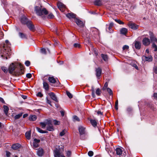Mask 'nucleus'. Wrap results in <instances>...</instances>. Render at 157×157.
Segmentation results:
<instances>
[{
  "instance_id": "680f3d73",
  "label": "nucleus",
  "mask_w": 157,
  "mask_h": 157,
  "mask_svg": "<svg viewBox=\"0 0 157 157\" xmlns=\"http://www.w3.org/2000/svg\"><path fill=\"white\" fill-rule=\"evenodd\" d=\"M4 36V34L2 32H0V39H2Z\"/></svg>"
},
{
  "instance_id": "2eb2a0df",
  "label": "nucleus",
  "mask_w": 157,
  "mask_h": 157,
  "mask_svg": "<svg viewBox=\"0 0 157 157\" xmlns=\"http://www.w3.org/2000/svg\"><path fill=\"white\" fill-rule=\"evenodd\" d=\"M15 65L13 63H12L10 66L9 68V71L10 73H12L15 70Z\"/></svg>"
},
{
  "instance_id": "f704fd0d",
  "label": "nucleus",
  "mask_w": 157,
  "mask_h": 157,
  "mask_svg": "<svg viewBox=\"0 0 157 157\" xmlns=\"http://www.w3.org/2000/svg\"><path fill=\"white\" fill-rule=\"evenodd\" d=\"M73 121H79L80 119L79 118L76 116H74L73 117Z\"/></svg>"
},
{
  "instance_id": "bf43d9fd",
  "label": "nucleus",
  "mask_w": 157,
  "mask_h": 157,
  "mask_svg": "<svg viewBox=\"0 0 157 157\" xmlns=\"http://www.w3.org/2000/svg\"><path fill=\"white\" fill-rule=\"evenodd\" d=\"M129 48V46L127 45H124L123 47V50H125L126 49H128Z\"/></svg>"
},
{
  "instance_id": "393cba45",
  "label": "nucleus",
  "mask_w": 157,
  "mask_h": 157,
  "mask_svg": "<svg viewBox=\"0 0 157 157\" xmlns=\"http://www.w3.org/2000/svg\"><path fill=\"white\" fill-rule=\"evenodd\" d=\"M94 4L95 5L99 6L101 5L102 3L100 0H95L94 2Z\"/></svg>"
},
{
  "instance_id": "7ed1b4c3",
  "label": "nucleus",
  "mask_w": 157,
  "mask_h": 157,
  "mask_svg": "<svg viewBox=\"0 0 157 157\" xmlns=\"http://www.w3.org/2000/svg\"><path fill=\"white\" fill-rule=\"evenodd\" d=\"M78 129L81 138L82 139H84V138L82 137V136L85 135L86 134V128L80 125L78 127Z\"/></svg>"
},
{
  "instance_id": "58836bf2",
  "label": "nucleus",
  "mask_w": 157,
  "mask_h": 157,
  "mask_svg": "<svg viewBox=\"0 0 157 157\" xmlns=\"http://www.w3.org/2000/svg\"><path fill=\"white\" fill-rule=\"evenodd\" d=\"M46 122H45V123H44V122H40V124L41 125V127L42 128H44L46 125H47Z\"/></svg>"
},
{
  "instance_id": "423d86ee",
  "label": "nucleus",
  "mask_w": 157,
  "mask_h": 157,
  "mask_svg": "<svg viewBox=\"0 0 157 157\" xmlns=\"http://www.w3.org/2000/svg\"><path fill=\"white\" fill-rule=\"evenodd\" d=\"M26 25L30 30L33 31L34 29V26L31 21H28Z\"/></svg>"
},
{
  "instance_id": "c9c22d12",
  "label": "nucleus",
  "mask_w": 157,
  "mask_h": 157,
  "mask_svg": "<svg viewBox=\"0 0 157 157\" xmlns=\"http://www.w3.org/2000/svg\"><path fill=\"white\" fill-rule=\"evenodd\" d=\"M19 36L20 37L22 38H26L25 35L21 33H19Z\"/></svg>"
},
{
  "instance_id": "de8ad7c7",
  "label": "nucleus",
  "mask_w": 157,
  "mask_h": 157,
  "mask_svg": "<svg viewBox=\"0 0 157 157\" xmlns=\"http://www.w3.org/2000/svg\"><path fill=\"white\" fill-rule=\"evenodd\" d=\"M107 91L110 95H112L113 94V92L112 90L109 88H107Z\"/></svg>"
},
{
  "instance_id": "864d4df0",
  "label": "nucleus",
  "mask_w": 157,
  "mask_h": 157,
  "mask_svg": "<svg viewBox=\"0 0 157 157\" xmlns=\"http://www.w3.org/2000/svg\"><path fill=\"white\" fill-rule=\"evenodd\" d=\"M153 71L155 73L157 74V66H155L153 68Z\"/></svg>"
},
{
  "instance_id": "412c9836",
  "label": "nucleus",
  "mask_w": 157,
  "mask_h": 157,
  "mask_svg": "<svg viewBox=\"0 0 157 157\" xmlns=\"http://www.w3.org/2000/svg\"><path fill=\"white\" fill-rule=\"evenodd\" d=\"M135 48L137 49H139L141 47L140 43L138 41H136L134 44Z\"/></svg>"
},
{
  "instance_id": "5701e85b",
  "label": "nucleus",
  "mask_w": 157,
  "mask_h": 157,
  "mask_svg": "<svg viewBox=\"0 0 157 157\" xmlns=\"http://www.w3.org/2000/svg\"><path fill=\"white\" fill-rule=\"evenodd\" d=\"M57 6L58 8L61 10L62 8L65 7V6L61 2H58L57 3Z\"/></svg>"
},
{
  "instance_id": "3c124183",
  "label": "nucleus",
  "mask_w": 157,
  "mask_h": 157,
  "mask_svg": "<svg viewBox=\"0 0 157 157\" xmlns=\"http://www.w3.org/2000/svg\"><path fill=\"white\" fill-rule=\"evenodd\" d=\"M46 99L47 101V103L49 104L51 106H52L51 101L48 99V97H46Z\"/></svg>"
},
{
  "instance_id": "e2e57ef3",
  "label": "nucleus",
  "mask_w": 157,
  "mask_h": 157,
  "mask_svg": "<svg viewBox=\"0 0 157 157\" xmlns=\"http://www.w3.org/2000/svg\"><path fill=\"white\" fill-rule=\"evenodd\" d=\"M108 29L109 30L108 32L109 33H112L113 32V30L112 29V28L109 26L108 28Z\"/></svg>"
},
{
  "instance_id": "5fc2aeb1",
  "label": "nucleus",
  "mask_w": 157,
  "mask_h": 157,
  "mask_svg": "<svg viewBox=\"0 0 157 157\" xmlns=\"http://www.w3.org/2000/svg\"><path fill=\"white\" fill-rule=\"evenodd\" d=\"M37 96L41 97L43 96V94L40 92H38L36 94Z\"/></svg>"
},
{
  "instance_id": "e433bc0d",
  "label": "nucleus",
  "mask_w": 157,
  "mask_h": 157,
  "mask_svg": "<svg viewBox=\"0 0 157 157\" xmlns=\"http://www.w3.org/2000/svg\"><path fill=\"white\" fill-rule=\"evenodd\" d=\"M106 150L107 151H108V153L109 154V151H110V153H113V152L112 151V149L108 147H106L105 148Z\"/></svg>"
},
{
  "instance_id": "774afa93",
  "label": "nucleus",
  "mask_w": 157,
  "mask_h": 157,
  "mask_svg": "<svg viewBox=\"0 0 157 157\" xmlns=\"http://www.w3.org/2000/svg\"><path fill=\"white\" fill-rule=\"evenodd\" d=\"M21 97L24 99H26L27 98V96L26 95H22Z\"/></svg>"
},
{
  "instance_id": "9d476101",
  "label": "nucleus",
  "mask_w": 157,
  "mask_h": 157,
  "mask_svg": "<svg viewBox=\"0 0 157 157\" xmlns=\"http://www.w3.org/2000/svg\"><path fill=\"white\" fill-rule=\"evenodd\" d=\"M74 20L76 24L79 27H83L84 26V24L83 22L81 21L80 20L77 18H75Z\"/></svg>"
},
{
  "instance_id": "8fccbe9b",
  "label": "nucleus",
  "mask_w": 157,
  "mask_h": 157,
  "mask_svg": "<svg viewBox=\"0 0 157 157\" xmlns=\"http://www.w3.org/2000/svg\"><path fill=\"white\" fill-rule=\"evenodd\" d=\"M30 62L28 60L26 61L25 62V64L27 66H29L30 65Z\"/></svg>"
},
{
  "instance_id": "dca6fc26",
  "label": "nucleus",
  "mask_w": 157,
  "mask_h": 157,
  "mask_svg": "<svg viewBox=\"0 0 157 157\" xmlns=\"http://www.w3.org/2000/svg\"><path fill=\"white\" fill-rule=\"evenodd\" d=\"M28 19L25 16H23L21 19L20 21L23 24H26L28 21H29Z\"/></svg>"
},
{
  "instance_id": "20e7f679",
  "label": "nucleus",
  "mask_w": 157,
  "mask_h": 157,
  "mask_svg": "<svg viewBox=\"0 0 157 157\" xmlns=\"http://www.w3.org/2000/svg\"><path fill=\"white\" fill-rule=\"evenodd\" d=\"M46 125L47 130L50 131H52L54 130L53 127L52 125V121L50 120H47Z\"/></svg>"
},
{
  "instance_id": "0eeeda50",
  "label": "nucleus",
  "mask_w": 157,
  "mask_h": 157,
  "mask_svg": "<svg viewBox=\"0 0 157 157\" xmlns=\"http://www.w3.org/2000/svg\"><path fill=\"white\" fill-rule=\"evenodd\" d=\"M150 37L152 43H154L155 44L157 43V39L154 36L153 33L151 32L149 33Z\"/></svg>"
},
{
  "instance_id": "aec40b11",
  "label": "nucleus",
  "mask_w": 157,
  "mask_h": 157,
  "mask_svg": "<svg viewBox=\"0 0 157 157\" xmlns=\"http://www.w3.org/2000/svg\"><path fill=\"white\" fill-rule=\"evenodd\" d=\"M21 145L19 144H13L12 146V148L14 150H17L19 148Z\"/></svg>"
},
{
  "instance_id": "39448f33",
  "label": "nucleus",
  "mask_w": 157,
  "mask_h": 157,
  "mask_svg": "<svg viewBox=\"0 0 157 157\" xmlns=\"http://www.w3.org/2000/svg\"><path fill=\"white\" fill-rule=\"evenodd\" d=\"M61 152H60V148L59 147L56 148L54 151V155L55 157H59L61 155Z\"/></svg>"
},
{
  "instance_id": "2f4dec72",
  "label": "nucleus",
  "mask_w": 157,
  "mask_h": 157,
  "mask_svg": "<svg viewBox=\"0 0 157 157\" xmlns=\"http://www.w3.org/2000/svg\"><path fill=\"white\" fill-rule=\"evenodd\" d=\"M101 56L102 59L105 61H106L108 60V56L106 55H104L103 54H101Z\"/></svg>"
},
{
  "instance_id": "1a4fd4ad",
  "label": "nucleus",
  "mask_w": 157,
  "mask_h": 157,
  "mask_svg": "<svg viewBox=\"0 0 157 157\" xmlns=\"http://www.w3.org/2000/svg\"><path fill=\"white\" fill-rule=\"evenodd\" d=\"M142 59L145 61L151 62L152 60V57L151 56L148 57L143 56L142 57Z\"/></svg>"
},
{
  "instance_id": "49530a36",
  "label": "nucleus",
  "mask_w": 157,
  "mask_h": 157,
  "mask_svg": "<svg viewBox=\"0 0 157 157\" xmlns=\"http://www.w3.org/2000/svg\"><path fill=\"white\" fill-rule=\"evenodd\" d=\"M88 154L89 156L91 157L93 155L94 153L92 151H90L88 152Z\"/></svg>"
},
{
  "instance_id": "7c9ffc66",
  "label": "nucleus",
  "mask_w": 157,
  "mask_h": 157,
  "mask_svg": "<svg viewBox=\"0 0 157 157\" xmlns=\"http://www.w3.org/2000/svg\"><path fill=\"white\" fill-rule=\"evenodd\" d=\"M3 108L4 112L5 114L7 115L8 113L9 108L7 106L4 105L3 106Z\"/></svg>"
},
{
  "instance_id": "79ce46f5",
  "label": "nucleus",
  "mask_w": 157,
  "mask_h": 157,
  "mask_svg": "<svg viewBox=\"0 0 157 157\" xmlns=\"http://www.w3.org/2000/svg\"><path fill=\"white\" fill-rule=\"evenodd\" d=\"M2 70L5 73H6L7 72L8 70L7 68L4 67H2Z\"/></svg>"
},
{
  "instance_id": "6e6d98bb",
  "label": "nucleus",
  "mask_w": 157,
  "mask_h": 157,
  "mask_svg": "<svg viewBox=\"0 0 157 157\" xmlns=\"http://www.w3.org/2000/svg\"><path fill=\"white\" fill-rule=\"evenodd\" d=\"M74 46L75 47V48H77V47L79 48L80 47V44L78 43H75L74 44Z\"/></svg>"
},
{
  "instance_id": "603ef678",
  "label": "nucleus",
  "mask_w": 157,
  "mask_h": 157,
  "mask_svg": "<svg viewBox=\"0 0 157 157\" xmlns=\"http://www.w3.org/2000/svg\"><path fill=\"white\" fill-rule=\"evenodd\" d=\"M54 17V16L53 15V14L52 13H50L48 16V18H52Z\"/></svg>"
},
{
  "instance_id": "4c0bfd02",
  "label": "nucleus",
  "mask_w": 157,
  "mask_h": 157,
  "mask_svg": "<svg viewBox=\"0 0 157 157\" xmlns=\"http://www.w3.org/2000/svg\"><path fill=\"white\" fill-rule=\"evenodd\" d=\"M71 152L70 151H66V156L67 157H70L71 155Z\"/></svg>"
},
{
  "instance_id": "72a5a7b5",
  "label": "nucleus",
  "mask_w": 157,
  "mask_h": 157,
  "mask_svg": "<svg viewBox=\"0 0 157 157\" xmlns=\"http://www.w3.org/2000/svg\"><path fill=\"white\" fill-rule=\"evenodd\" d=\"M22 113H20L18 114H17L14 117V118L15 119H19L22 115Z\"/></svg>"
},
{
  "instance_id": "4d7b16f0",
  "label": "nucleus",
  "mask_w": 157,
  "mask_h": 157,
  "mask_svg": "<svg viewBox=\"0 0 157 157\" xmlns=\"http://www.w3.org/2000/svg\"><path fill=\"white\" fill-rule=\"evenodd\" d=\"M32 74L30 73H28L26 74V76L28 78H30L32 77Z\"/></svg>"
},
{
  "instance_id": "b1692460",
  "label": "nucleus",
  "mask_w": 157,
  "mask_h": 157,
  "mask_svg": "<svg viewBox=\"0 0 157 157\" xmlns=\"http://www.w3.org/2000/svg\"><path fill=\"white\" fill-rule=\"evenodd\" d=\"M36 116L35 115H31L29 117V119L30 121H34L36 120Z\"/></svg>"
},
{
  "instance_id": "4be33fe9",
  "label": "nucleus",
  "mask_w": 157,
  "mask_h": 157,
  "mask_svg": "<svg viewBox=\"0 0 157 157\" xmlns=\"http://www.w3.org/2000/svg\"><path fill=\"white\" fill-rule=\"evenodd\" d=\"M48 80L50 82L52 83H55L56 82V79L53 77H49Z\"/></svg>"
},
{
  "instance_id": "a211bd4d",
  "label": "nucleus",
  "mask_w": 157,
  "mask_h": 157,
  "mask_svg": "<svg viewBox=\"0 0 157 157\" xmlns=\"http://www.w3.org/2000/svg\"><path fill=\"white\" fill-rule=\"evenodd\" d=\"M96 76L98 77H99L101 75V69L98 67L96 69Z\"/></svg>"
},
{
  "instance_id": "a878e982",
  "label": "nucleus",
  "mask_w": 157,
  "mask_h": 157,
  "mask_svg": "<svg viewBox=\"0 0 157 157\" xmlns=\"http://www.w3.org/2000/svg\"><path fill=\"white\" fill-rule=\"evenodd\" d=\"M90 122L93 127H95L97 126V122L95 120L91 119L90 120Z\"/></svg>"
},
{
  "instance_id": "6e6552de",
  "label": "nucleus",
  "mask_w": 157,
  "mask_h": 157,
  "mask_svg": "<svg viewBox=\"0 0 157 157\" xmlns=\"http://www.w3.org/2000/svg\"><path fill=\"white\" fill-rule=\"evenodd\" d=\"M19 68L18 73L19 75L23 74L24 73V67L21 63H19L17 66Z\"/></svg>"
},
{
  "instance_id": "c85d7f7f",
  "label": "nucleus",
  "mask_w": 157,
  "mask_h": 157,
  "mask_svg": "<svg viewBox=\"0 0 157 157\" xmlns=\"http://www.w3.org/2000/svg\"><path fill=\"white\" fill-rule=\"evenodd\" d=\"M120 32L121 33L125 35L127 32V30L126 28H123L121 29Z\"/></svg>"
},
{
  "instance_id": "a18cd8bd",
  "label": "nucleus",
  "mask_w": 157,
  "mask_h": 157,
  "mask_svg": "<svg viewBox=\"0 0 157 157\" xmlns=\"http://www.w3.org/2000/svg\"><path fill=\"white\" fill-rule=\"evenodd\" d=\"M96 93L97 95H99L101 94V91L99 88H98L96 90Z\"/></svg>"
},
{
  "instance_id": "6ab92c4d",
  "label": "nucleus",
  "mask_w": 157,
  "mask_h": 157,
  "mask_svg": "<svg viewBox=\"0 0 157 157\" xmlns=\"http://www.w3.org/2000/svg\"><path fill=\"white\" fill-rule=\"evenodd\" d=\"M116 154L117 155H121L122 153V149L120 147H117L115 150Z\"/></svg>"
},
{
  "instance_id": "cd10ccee",
  "label": "nucleus",
  "mask_w": 157,
  "mask_h": 157,
  "mask_svg": "<svg viewBox=\"0 0 157 157\" xmlns=\"http://www.w3.org/2000/svg\"><path fill=\"white\" fill-rule=\"evenodd\" d=\"M43 87L44 88L47 90L49 89V85L48 84L45 82H44L43 83Z\"/></svg>"
},
{
  "instance_id": "bb28decb",
  "label": "nucleus",
  "mask_w": 157,
  "mask_h": 157,
  "mask_svg": "<svg viewBox=\"0 0 157 157\" xmlns=\"http://www.w3.org/2000/svg\"><path fill=\"white\" fill-rule=\"evenodd\" d=\"M31 132L30 131L26 132L25 134L26 137L27 139L29 140L31 137Z\"/></svg>"
},
{
  "instance_id": "9b49d317",
  "label": "nucleus",
  "mask_w": 157,
  "mask_h": 157,
  "mask_svg": "<svg viewBox=\"0 0 157 157\" xmlns=\"http://www.w3.org/2000/svg\"><path fill=\"white\" fill-rule=\"evenodd\" d=\"M44 153L43 149L42 148H39L36 151L37 155L40 157L42 156Z\"/></svg>"
},
{
  "instance_id": "ea45409f",
  "label": "nucleus",
  "mask_w": 157,
  "mask_h": 157,
  "mask_svg": "<svg viewBox=\"0 0 157 157\" xmlns=\"http://www.w3.org/2000/svg\"><path fill=\"white\" fill-rule=\"evenodd\" d=\"M66 93L67 95L69 97V98H72V95L69 92L67 91Z\"/></svg>"
},
{
  "instance_id": "69168bd1",
  "label": "nucleus",
  "mask_w": 157,
  "mask_h": 157,
  "mask_svg": "<svg viewBox=\"0 0 157 157\" xmlns=\"http://www.w3.org/2000/svg\"><path fill=\"white\" fill-rule=\"evenodd\" d=\"M108 84L107 82H105L104 84V87H103V88L104 89H105L104 88L107 87L108 86Z\"/></svg>"
},
{
  "instance_id": "f03ea898",
  "label": "nucleus",
  "mask_w": 157,
  "mask_h": 157,
  "mask_svg": "<svg viewBox=\"0 0 157 157\" xmlns=\"http://www.w3.org/2000/svg\"><path fill=\"white\" fill-rule=\"evenodd\" d=\"M35 11L38 16L42 17L44 15L48 13V11L45 8H42L41 5H39L35 7Z\"/></svg>"
},
{
  "instance_id": "37998d69",
  "label": "nucleus",
  "mask_w": 157,
  "mask_h": 157,
  "mask_svg": "<svg viewBox=\"0 0 157 157\" xmlns=\"http://www.w3.org/2000/svg\"><path fill=\"white\" fill-rule=\"evenodd\" d=\"M115 21L120 24H123L124 22L119 20L115 19Z\"/></svg>"
},
{
  "instance_id": "473e14b6",
  "label": "nucleus",
  "mask_w": 157,
  "mask_h": 157,
  "mask_svg": "<svg viewBox=\"0 0 157 157\" xmlns=\"http://www.w3.org/2000/svg\"><path fill=\"white\" fill-rule=\"evenodd\" d=\"M156 44H155L154 43H152V47L153 48H154V51L156 52L157 51V46Z\"/></svg>"
},
{
  "instance_id": "f8f14e48",
  "label": "nucleus",
  "mask_w": 157,
  "mask_h": 157,
  "mask_svg": "<svg viewBox=\"0 0 157 157\" xmlns=\"http://www.w3.org/2000/svg\"><path fill=\"white\" fill-rule=\"evenodd\" d=\"M48 95L50 96L52 99L56 102L58 101L57 97L54 93L53 92H50L48 93Z\"/></svg>"
},
{
  "instance_id": "338daca9",
  "label": "nucleus",
  "mask_w": 157,
  "mask_h": 157,
  "mask_svg": "<svg viewBox=\"0 0 157 157\" xmlns=\"http://www.w3.org/2000/svg\"><path fill=\"white\" fill-rule=\"evenodd\" d=\"M10 155V153L9 151L6 152V155L7 157H9Z\"/></svg>"
},
{
  "instance_id": "13d9d810",
  "label": "nucleus",
  "mask_w": 157,
  "mask_h": 157,
  "mask_svg": "<svg viewBox=\"0 0 157 157\" xmlns=\"http://www.w3.org/2000/svg\"><path fill=\"white\" fill-rule=\"evenodd\" d=\"M33 146L35 147H37L39 146V145L38 144L36 143L33 142Z\"/></svg>"
},
{
  "instance_id": "f3484780",
  "label": "nucleus",
  "mask_w": 157,
  "mask_h": 157,
  "mask_svg": "<svg viewBox=\"0 0 157 157\" xmlns=\"http://www.w3.org/2000/svg\"><path fill=\"white\" fill-rule=\"evenodd\" d=\"M66 16L69 19L75 18L76 15L73 13H67Z\"/></svg>"
},
{
  "instance_id": "f257e3e1",
  "label": "nucleus",
  "mask_w": 157,
  "mask_h": 157,
  "mask_svg": "<svg viewBox=\"0 0 157 157\" xmlns=\"http://www.w3.org/2000/svg\"><path fill=\"white\" fill-rule=\"evenodd\" d=\"M10 44L8 40L5 41V43L3 44V48L4 49L3 54L1 55V56L4 58L5 56L6 59H8V56L10 55V52L11 50L10 49Z\"/></svg>"
},
{
  "instance_id": "ddd939ff",
  "label": "nucleus",
  "mask_w": 157,
  "mask_h": 157,
  "mask_svg": "<svg viewBox=\"0 0 157 157\" xmlns=\"http://www.w3.org/2000/svg\"><path fill=\"white\" fill-rule=\"evenodd\" d=\"M143 44L146 46H147L149 45L150 43V40L147 38H144L142 41Z\"/></svg>"
},
{
  "instance_id": "c03bdc74",
  "label": "nucleus",
  "mask_w": 157,
  "mask_h": 157,
  "mask_svg": "<svg viewBox=\"0 0 157 157\" xmlns=\"http://www.w3.org/2000/svg\"><path fill=\"white\" fill-rule=\"evenodd\" d=\"M66 132V131L65 130H63L60 133V135L61 136H63L65 133Z\"/></svg>"
},
{
  "instance_id": "4468645a",
  "label": "nucleus",
  "mask_w": 157,
  "mask_h": 157,
  "mask_svg": "<svg viewBox=\"0 0 157 157\" xmlns=\"http://www.w3.org/2000/svg\"><path fill=\"white\" fill-rule=\"evenodd\" d=\"M128 26L130 28L134 30L137 29L139 27L138 25H137L136 24L133 23H129L128 24Z\"/></svg>"
},
{
  "instance_id": "0e129e2a",
  "label": "nucleus",
  "mask_w": 157,
  "mask_h": 157,
  "mask_svg": "<svg viewBox=\"0 0 157 157\" xmlns=\"http://www.w3.org/2000/svg\"><path fill=\"white\" fill-rule=\"evenodd\" d=\"M153 96L155 98L157 99V93H154L153 94Z\"/></svg>"
},
{
  "instance_id": "a19ab883",
  "label": "nucleus",
  "mask_w": 157,
  "mask_h": 157,
  "mask_svg": "<svg viewBox=\"0 0 157 157\" xmlns=\"http://www.w3.org/2000/svg\"><path fill=\"white\" fill-rule=\"evenodd\" d=\"M41 52L43 54H46V51L45 48H42L40 50Z\"/></svg>"
},
{
  "instance_id": "c756f323",
  "label": "nucleus",
  "mask_w": 157,
  "mask_h": 157,
  "mask_svg": "<svg viewBox=\"0 0 157 157\" xmlns=\"http://www.w3.org/2000/svg\"><path fill=\"white\" fill-rule=\"evenodd\" d=\"M36 129L40 133H47L48 132L47 131H44L41 129L40 128L38 127H36Z\"/></svg>"
},
{
  "instance_id": "052dcab7",
  "label": "nucleus",
  "mask_w": 157,
  "mask_h": 157,
  "mask_svg": "<svg viewBox=\"0 0 157 157\" xmlns=\"http://www.w3.org/2000/svg\"><path fill=\"white\" fill-rule=\"evenodd\" d=\"M34 142L35 143H39L40 142V140L39 139H35L34 140Z\"/></svg>"
},
{
  "instance_id": "09e8293b",
  "label": "nucleus",
  "mask_w": 157,
  "mask_h": 157,
  "mask_svg": "<svg viewBox=\"0 0 157 157\" xmlns=\"http://www.w3.org/2000/svg\"><path fill=\"white\" fill-rule=\"evenodd\" d=\"M53 122L54 124L55 125H58L60 124V122L58 121L55 120L53 121Z\"/></svg>"
}]
</instances>
